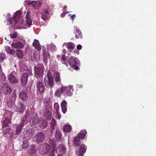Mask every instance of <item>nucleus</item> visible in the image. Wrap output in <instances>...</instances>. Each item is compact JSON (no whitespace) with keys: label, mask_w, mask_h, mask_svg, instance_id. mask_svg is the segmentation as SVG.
<instances>
[{"label":"nucleus","mask_w":156,"mask_h":156,"mask_svg":"<svg viewBox=\"0 0 156 156\" xmlns=\"http://www.w3.org/2000/svg\"><path fill=\"white\" fill-rule=\"evenodd\" d=\"M32 134L29 130H27L24 134V139L25 140H29L30 139Z\"/></svg>","instance_id":"nucleus-22"},{"label":"nucleus","mask_w":156,"mask_h":156,"mask_svg":"<svg viewBox=\"0 0 156 156\" xmlns=\"http://www.w3.org/2000/svg\"><path fill=\"white\" fill-rule=\"evenodd\" d=\"M6 51L10 54L13 55L14 57L17 56V57L20 59L22 58L23 56V51L20 49H17L16 51L13 49L10 48L9 46L5 47Z\"/></svg>","instance_id":"nucleus-3"},{"label":"nucleus","mask_w":156,"mask_h":156,"mask_svg":"<svg viewBox=\"0 0 156 156\" xmlns=\"http://www.w3.org/2000/svg\"><path fill=\"white\" fill-rule=\"evenodd\" d=\"M9 131H10V130L9 129H7V130H6V131H4V132H5V133H7V132H8Z\"/></svg>","instance_id":"nucleus-57"},{"label":"nucleus","mask_w":156,"mask_h":156,"mask_svg":"<svg viewBox=\"0 0 156 156\" xmlns=\"http://www.w3.org/2000/svg\"><path fill=\"white\" fill-rule=\"evenodd\" d=\"M66 149L64 145L60 144L56 149V152L58 155H61L66 153Z\"/></svg>","instance_id":"nucleus-14"},{"label":"nucleus","mask_w":156,"mask_h":156,"mask_svg":"<svg viewBox=\"0 0 156 156\" xmlns=\"http://www.w3.org/2000/svg\"><path fill=\"white\" fill-rule=\"evenodd\" d=\"M62 93H63V92L61 91V90H60L59 89H57L55 93V95L56 96L60 97L62 95Z\"/></svg>","instance_id":"nucleus-38"},{"label":"nucleus","mask_w":156,"mask_h":156,"mask_svg":"<svg viewBox=\"0 0 156 156\" xmlns=\"http://www.w3.org/2000/svg\"><path fill=\"white\" fill-rule=\"evenodd\" d=\"M11 122L10 119L8 118H5L4 120L2 121V127L3 129L4 128L8 127L9 124ZM4 129H3V130Z\"/></svg>","instance_id":"nucleus-19"},{"label":"nucleus","mask_w":156,"mask_h":156,"mask_svg":"<svg viewBox=\"0 0 156 156\" xmlns=\"http://www.w3.org/2000/svg\"><path fill=\"white\" fill-rule=\"evenodd\" d=\"M55 80L56 83H58L61 82V79L60 78V74L58 72H55Z\"/></svg>","instance_id":"nucleus-26"},{"label":"nucleus","mask_w":156,"mask_h":156,"mask_svg":"<svg viewBox=\"0 0 156 156\" xmlns=\"http://www.w3.org/2000/svg\"><path fill=\"white\" fill-rule=\"evenodd\" d=\"M67 104V102L65 100H63L61 103V106H66Z\"/></svg>","instance_id":"nucleus-50"},{"label":"nucleus","mask_w":156,"mask_h":156,"mask_svg":"<svg viewBox=\"0 0 156 156\" xmlns=\"http://www.w3.org/2000/svg\"><path fill=\"white\" fill-rule=\"evenodd\" d=\"M82 48V46L80 44H79L78 45H77V47H76L77 49L79 50L81 49Z\"/></svg>","instance_id":"nucleus-53"},{"label":"nucleus","mask_w":156,"mask_h":156,"mask_svg":"<svg viewBox=\"0 0 156 156\" xmlns=\"http://www.w3.org/2000/svg\"><path fill=\"white\" fill-rule=\"evenodd\" d=\"M71 12V11H70V12H69H69H67L66 13H67V14H68V13H69V12Z\"/></svg>","instance_id":"nucleus-59"},{"label":"nucleus","mask_w":156,"mask_h":156,"mask_svg":"<svg viewBox=\"0 0 156 156\" xmlns=\"http://www.w3.org/2000/svg\"><path fill=\"white\" fill-rule=\"evenodd\" d=\"M5 58L4 55L3 54H1L0 56V62H2Z\"/></svg>","instance_id":"nucleus-46"},{"label":"nucleus","mask_w":156,"mask_h":156,"mask_svg":"<svg viewBox=\"0 0 156 156\" xmlns=\"http://www.w3.org/2000/svg\"><path fill=\"white\" fill-rule=\"evenodd\" d=\"M55 122H52L51 123V133H52L53 131L54 130V129H55Z\"/></svg>","instance_id":"nucleus-41"},{"label":"nucleus","mask_w":156,"mask_h":156,"mask_svg":"<svg viewBox=\"0 0 156 156\" xmlns=\"http://www.w3.org/2000/svg\"><path fill=\"white\" fill-rule=\"evenodd\" d=\"M16 111L19 114L22 113L25 109L26 106L23 103L19 102L16 105Z\"/></svg>","instance_id":"nucleus-13"},{"label":"nucleus","mask_w":156,"mask_h":156,"mask_svg":"<svg viewBox=\"0 0 156 156\" xmlns=\"http://www.w3.org/2000/svg\"><path fill=\"white\" fill-rule=\"evenodd\" d=\"M28 76L27 74L26 73L23 74L22 75L21 77L20 81L21 85L23 86H24L26 85Z\"/></svg>","instance_id":"nucleus-16"},{"label":"nucleus","mask_w":156,"mask_h":156,"mask_svg":"<svg viewBox=\"0 0 156 156\" xmlns=\"http://www.w3.org/2000/svg\"><path fill=\"white\" fill-rule=\"evenodd\" d=\"M35 2L36 1H28L27 2L29 5H31L32 7H33Z\"/></svg>","instance_id":"nucleus-44"},{"label":"nucleus","mask_w":156,"mask_h":156,"mask_svg":"<svg viewBox=\"0 0 156 156\" xmlns=\"http://www.w3.org/2000/svg\"><path fill=\"white\" fill-rule=\"evenodd\" d=\"M24 125V124H23V123H21L19 125H18L16 127V129L15 131L16 133H15V135H17L20 133Z\"/></svg>","instance_id":"nucleus-20"},{"label":"nucleus","mask_w":156,"mask_h":156,"mask_svg":"<svg viewBox=\"0 0 156 156\" xmlns=\"http://www.w3.org/2000/svg\"><path fill=\"white\" fill-rule=\"evenodd\" d=\"M50 49L51 51H54L56 50V47L55 45L54 44H51L50 46Z\"/></svg>","instance_id":"nucleus-45"},{"label":"nucleus","mask_w":156,"mask_h":156,"mask_svg":"<svg viewBox=\"0 0 156 156\" xmlns=\"http://www.w3.org/2000/svg\"><path fill=\"white\" fill-rule=\"evenodd\" d=\"M33 45L39 51H41V47L39 41L37 39H34L33 43Z\"/></svg>","instance_id":"nucleus-21"},{"label":"nucleus","mask_w":156,"mask_h":156,"mask_svg":"<svg viewBox=\"0 0 156 156\" xmlns=\"http://www.w3.org/2000/svg\"><path fill=\"white\" fill-rule=\"evenodd\" d=\"M46 111L47 112L46 115H48L47 118L48 119H51V114L50 113L49 111L48 110H47Z\"/></svg>","instance_id":"nucleus-47"},{"label":"nucleus","mask_w":156,"mask_h":156,"mask_svg":"<svg viewBox=\"0 0 156 156\" xmlns=\"http://www.w3.org/2000/svg\"><path fill=\"white\" fill-rule=\"evenodd\" d=\"M66 47L69 49V52H71L75 48V45L73 43L69 42L67 44Z\"/></svg>","instance_id":"nucleus-24"},{"label":"nucleus","mask_w":156,"mask_h":156,"mask_svg":"<svg viewBox=\"0 0 156 156\" xmlns=\"http://www.w3.org/2000/svg\"><path fill=\"white\" fill-rule=\"evenodd\" d=\"M37 81L36 82L37 91L41 94H43L45 89V87L42 81Z\"/></svg>","instance_id":"nucleus-11"},{"label":"nucleus","mask_w":156,"mask_h":156,"mask_svg":"<svg viewBox=\"0 0 156 156\" xmlns=\"http://www.w3.org/2000/svg\"><path fill=\"white\" fill-rule=\"evenodd\" d=\"M17 33L16 32L14 33H12V34H10L9 35L10 37L12 38H16L17 36Z\"/></svg>","instance_id":"nucleus-43"},{"label":"nucleus","mask_w":156,"mask_h":156,"mask_svg":"<svg viewBox=\"0 0 156 156\" xmlns=\"http://www.w3.org/2000/svg\"><path fill=\"white\" fill-rule=\"evenodd\" d=\"M19 98L23 101H26L28 98L27 92L25 91H22L19 94Z\"/></svg>","instance_id":"nucleus-18"},{"label":"nucleus","mask_w":156,"mask_h":156,"mask_svg":"<svg viewBox=\"0 0 156 156\" xmlns=\"http://www.w3.org/2000/svg\"><path fill=\"white\" fill-rule=\"evenodd\" d=\"M35 76L37 80H42L44 67L42 65H39L37 67H34Z\"/></svg>","instance_id":"nucleus-4"},{"label":"nucleus","mask_w":156,"mask_h":156,"mask_svg":"<svg viewBox=\"0 0 156 156\" xmlns=\"http://www.w3.org/2000/svg\"><path fill=\"white\" fill-rule=\"evenodd\" d=\"M51 146L53 147V149L48 156H54L55 154V149L56 147V144L55 142H53L51 145Z\"/></svg>","instance_id":"nucleus-28"},{"label":"nucleus","mask_w":156,"mask_h":156,"mask_svg":"<svg viewBox=\"0 0 156 156\" xmlns=\"http://www.w3.org/2000/svg\"><path fill=\"white\" fill-rule=\"evenodd\" d=\"M50 149V146L47 143H44L41 145L39 147V151L41 155H45L48 153Z\"/></svg>","instance_id":"nucleus-7"},{"label":"nucleus","mask_w":156,"mask_h":156,"mask_svg":"<svg viewBox=\"0 0 156 156\" xmlns=\"http://www.w3.org/2000/svg\"><path fill=\"white\" fill-rule=\"evenodd\" d=\"M9 106H11L12 105V103H11V101H10L9 103Z\"/></svg>","instance_id":"nucleus-58"},{"label":"nucleus","mask_w":156,"mask_h":156,"mask_svg":"<svg viewBox=\"0 0 156 156\" xmlns=\"http://www.w3.org/2000/svg\"><path fill=\"white\" fill-rule=\"evenodd\" d=\"M37 151V149L36 146L34 145H31L29 151V152L32 154H35Z\"/></svg>","instance_id":"nucleus-33"},{"label":"nucleus","mask_w":156,"mask_h":156,"mask_svg":"<svg viewBox=\"0 0 156 156\" xmlns=\"http://www.w3.org/2000/svg\"><path fill=\"white\" fill-rule=\"evenodd\" d=\"M44 60L45 62H47L48 61V57H50V54L46 51H44L43 53Z\"/></svg>","instance_id":"nucleus-32"},{"label":"nucleus","mask_w":156,"mask_h":156,"mask_svg":"<svg viewBox=\"0 0 156 156\" xmlns=\"http://www.w3.org/2000/svg\"><path fill=\"white\" fill-rule=\"evenodd\" d=\"M57 113L58 114L57 115V118H58V119H60L61 118V115L60 114H58V113Z\"/></svg>","instance_id":"nucleus-55"},{"label":"nucleus","mask_w":156,"mask_h":156,"mask_svg":"<svg viewBox=\"0 0 156 156\" xmlns=\"http://www.w3.org/2000/svg\"><path fill=\"white\" fill-rule=\"evenodd\" d=\"M41 2H36V1L33 6V8L35 9H39L41 7Z\"/></svg>","instance_id":"nucleus-36"},{"label":"nucleus","mask_w":156,"mask_h":156,"mask_svg":"<svg viewBox=\"0 0 156 156\" xmlns=\"http://www.w3.org/2000/svg\"><path fill=\"white\" fill-rule=\"evenodd\" d=\"M66 14V13L63 12L61 14V16L62 17H63L65 16Z\"/></svg>","instance_id":"nucleus-54"},{"label":"nucleus","mask_w":156,"mask_h":156,"mask_svg":"<svg viewBox=\"0 0 156 156\" xmlns=\"http://www.w3.org/2000/svg\"><path fill=\"white\" fill-rule=\"evenodd\" d=\"M75 37L76 39H82L83 37V34L81 31L79 29H76L75 32Z\"/></svg>","instance_id":"nucleus-23"},{"label":"nucleus","mask_w":156,"mask_h":156,"mask_svg":"<svg viewBox=\"0 0 156 156\" xmlns=\"http://www.w3.org/2000/svg\"><path fill=\"white\" fill-rule=\"evenodd\" d=\"M60 89L61 91L67 96H71L73 94V89L72 85H69L66 86H62L61 87Z\"/></svg>","instance_id":"nucleus-6"},{"label":"nucleus","mask_w":156,"mask_h":156,"mask_svg":"<svg viewBox=\"0 0 156 156\" xmlns=\"http://www.w3.org/2000/svg\"><path fill=\"white\" fill-rule=\"evenodd\" d=\"M87 134V132L86 129L81 130L77 134V137L81 139L85 136Z\"/></svg>","instance_id":"nucleus-25"},{"label":"nucleus","mask_w":156,"mask_h":156,"mask_svg":"<svg viewBox=\"0 0 156 156\" xmlns=\"http://www.w3.org/2000/svg\"><path fill=\"white\" fill-rule=\"evenodd\" d=\"M11 46L13 48H20L22 49L24 47V44L23 43L21 42L15 41L12 43Z\"/></svg>","instance_id":"nucleus-17"},{"label":"nucleus","mask_w":156,"mask_h":156,"mask_svg":"<svg viewBox=\"0 0 156 156\" xmlns=\"http://www.w3.org/2000/svg\"><path fill=\"white\" fill-rule=\"evenodd\" d=\"M41 16L42 19L44 20H46L48 19V15L42 13L41 14Z\"/></svg>","instance_id":"nucleus-40"},{"label":"nucleus","mask_w":156,"mask_h":156,"mask_svg":"<svg viewBox=\"0 0 156 156\" xmlns=\"http://www.w3.org/2000/svg\"><path fill=\"white\" fill-rule=\"evenodd\" d=\"M30 13L27 12L26 16V18L27 24L29 26H30L32 25V20L30 17Z\"/></svg>","instance_id":"nucleus-31"},{"label":"nucleus","mask_w":156,"mask_h":156,"mask_svg":"<svg viewBox=\"0 0 156 156\" xmlns=\"http://www.w3.org/2000/svg\"><path fill=\"white\" fill-rule=\"evenodd\" d=\"M67 6L66 5H65L64 6V8H63V10H66V9L67 8Z\"/></svg>","instance_id":"nucleus-56"},{"label":"nucleus","mask_w":156,"mask_h":156,"mask_svg":"<svg viewBox=\"0 0 156 156\" xmlns=\"http://www.w3.org/2000/svg\"><path fill=\"white\" fill-rule=\"evenodd\" d=\"M87 146L84 144L79 146L76 150L75 153L77 156H83L86 151Z\"/></svg>","instance_id":"nucleus-9"},{"label":"nucleus","mask_w":156,"mask_h":156,"mask_svg":"<svg viewBox=\"0 0 156 156\" xmlns=\"http://www.w3.org/2000/svg\"><path fill=\"white\" fill-rule=\"evenodd\" d=\"M62 111L64 113H65L67 111L66 106H61Z\"/></svg>","instance_id":"nucleus-48"},{"label":"nucleus","mask_w":156,"mask_h":156,"mask_svg":"<svg viewBox=\"0 0 156 156\" xmlns=\"http://www.w3.org/2000/svg\"><path fill=\"white\" fill-rule=\"evenodd\" d=\"M17 71H13L11 72L8 76V79L10 82L12 84L17 83L18 79L17 77Z\"/></svg>","instance_id":"nucleus-8"},{"label":"nucleus","mask_w":156,"mask_h":156,"mask_svg":"<svg viewBox=\"0 0 156 156\" xmlns=\"http://www.w3.org/2000/svg\"><path fill=\"white\" fill-rule=\"evenodd\" d=\"M62 134L59 130H57L56 131L55 137L57 140H60L62 139Z\"/></svg>","instance_id":"nucleus-29"},{"label":"nucleus","mask_w":156,"mask_h":156,"mask_svg":"<svg viewBox=\"0 0 156 156\" xmlns=\"http://www.w3.org/2000/svg\"><path fill=\"white\" fill-rule=\"evenodd\" d=\"M71 16L70 18L71 19V20L73 22L74 20V18L76 17V15H70L69 14V16Z\"/></svg>","instance_id":"nucleus-51"},{"label":"nucleus","mask_w":156,"mask_h":156,"mask_svg":"<svg viewBox=\"0 0 156 156\" xmlns=\"http://www.w3.org/2000/svg\"><path fill=\"white\" fill-rule=\"evenodd\" d=\"M54 108L56 109L57 113L58 112L59 109V105L57 103H55L54 105Z\"/></svg>","instance_id":"nucleus-39"},{"label":"nucleus","mask_w":156,"mask_h":156,"mask_svg":"<svg viewBox=\"0 0 156 156\" xmlns=\"http://www.w3.org/2000/svg\"><path fill=\"white\" fill-rule=\"evenodd\" d=\"M29 110H27L26 112V114L23 117V119H22V122L21 123H23V124H24V125L25 124V122L27 120L28 116L29 115Z\"/></svg>","instance_id":"nucleus-30"},{"label":"nucleus","mask_w":156,"mask_h":156,"mask_svg":"<svg viewBox=\"0 0 156 156\" xmlns=\"http://www.w3.org/2000/svg\"><path fill=\"white\" fill-rule=\"evenodd\" d=\"M21 13L20 11H16L13 16L12 18H9L8 21L11 25H16L17 26L18 24V21L20 20Z\"/></svg>","instance_id":"nucleus-5"},{"label":"nucleus","mask_w":156,"mask_h":156,"mask_svg":"<svg viewBox=\"0 0 156 156\" xmlns=\"http://www.w3.org/2000/svg\"><path fill=\"white\" fill-rule=\"evenodd\" d=\"M64 64L67 66L69 64L71 67L75 70L79 69L78 67V66L80 65L79 61L77 58L74 56L70 57L68 61L64 62Z\"/></svg>","instance_id":"nucleus-2"},{"label":"nucleus","mask_w":156,"mask_h":156,"mask_svg":"<svg viewBox=\"0 0 156 156\" xmlns=\"http://www.w3.org/2000/svg\"><path fill=\"white\" fill-rule=\"evenodd\" d=\"M72 129L71 126L70 125H65L63 127V131L66 132H70Z\"/></svg>","instance_id":"nucleus-34"},{"label":"nucleus","mask_w":156,"mask_h":156,"mask_svg":"<svg viewBox=\"0 0 156 156\" xmlns=\"http://www.w3.org/2000/svg\"><path fill=\"white\" fill-rule=\"evenodd\" d=\"M41 121V118H38L37 115L35 114L30 120V124L32 126H34L38 123H39Z\"/></svg>","instance_id":"nucleus-15"},{"label":"nucleus","mask_w":156,"mask_h":156,"mask_svg":"<svg viewBox=\"0 0 156 156\" xmlns=\"http://www.w3.org/2000/svg\"><path fill=\"white\" fill-rule=\"evenodd\" d=\"M44 13L48 15L49 14V11L48 9H45L44 11Z\"/></svg>","instance_id":"nucleus-52"},{"label":"nucleus","mask_w":156,"mask_h":156,"mask_svg":"<svg viewBox=\"0 0 156 156\" xmlns=\"http://www.w3.org/2000/svg\"><path fill=\"white\" fill-rule=\"evenodd\" d=\"M20 22L19 23V26L20 27H21L22 26V25H23L24 23V20H23L20 19V20H19Z\"/></svg>","instance_id":"nucleus-49"},{"label":"nucleus","mask_w":156,"mask_h":156,"mask_svg":"<svg viewBox=\"0 0 156 156\" xmlns=\"http://www.w3.org/2000/svg\"><path fill=\"white\" fill-rule=\"evenodd\" d=\"M29 144L27 140H25L23 141L22 148L23 149H26L28 147Z\"/></svg>","instance_id":"nucleus-37"},{"label":"nucleus","mask_w":156,"mask_h":156,"mask_svg":"<svg viewBox=\"0 0 156 156\" xmlns=\"http://www.w3.org/2000/svg\"><path fill=\"white\" fill-rule=\"evenodd\" d=\"M80 139L77 136L75 137L73 139V142L74 144L78 146L80 144Z\"/></svg>","instance_id":"nucleus-35"},{"label":"nucleus","mask_w":156,"mask_h":156,"mask_svg":"<svg viewBox=\"0 0 156 156\" xmlns=\"http://www.w3.org/2000/svg\"><path fill=\"white\" fill-rule=\"evenodd\" d=\"M40 127L42 129H44L47 126V122L44 120L41 119V122H39Z\"/></svg>","instance_id":"nucleus-27"},{"label":"nucleus","mask_w":156,"mask_h":156,"mask_svg":"<svg viewBox=\"0 0 156 156\" xmlns=\"http://www.w3.org/2000/svg\"><path fill=\"white\" fill-rule=\"evenodd\" d=\"M33 139L37 144L42 143L44 139V136L43 133L40 132L35 136Z\"/></svg>","instance_id":"nucleus-12"},{"label":"nucleus","mask_w":156,"mask_h":156,"mask_svg":"<svg viewBox=\"0 0 156 156\" xmlns=\"http://www.w3.org/2000/svg\"><path fill=\"white\" fill-rule=\"evenodd\" d=\"M44 83L45 86L48 88L52 89L54 85L55 81L51 73L48 71L46 77L44 79Z\"/></svg>","instance_id":"nucleus-1"},{"label":"nucleus","mask_w":156,"mask_h":156,"mask_svg":"<svg viewBox=\"0 0 156 156\" xmlns=\"http://www.w3.org/2000/svg\"><path fill=\"white\" fill-rule=\"evenodd\" d=\"M1 90L2 92L5 94H9L12 92V90L9 84L7 83L2 84Z\"/></svg>","instance_id":"nucleus-10"},{"label":"nucleus","mask_w":156,"mask_h":156,"mask_svg":"<svg viewBox=\"0 0 156 156\" xmlns=\"http://www.w3.org/2000/svg\"><path fill=\"white\" fill-rule=\"evenodd\" d=\"M62 60L63 62V63L64 64V62H66V56L65 54H63L62 55Z\"/></svg>","instance_id":"nucleus-42"}]
</instances>
